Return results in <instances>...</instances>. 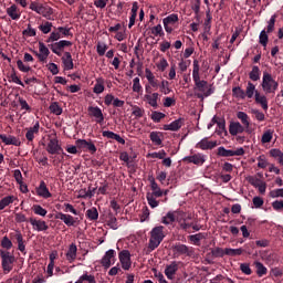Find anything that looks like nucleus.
I'll use <instances>...</instances> for the list:
<instances>
[{
    "instance_id": "obj_62",
    "label": "nucleus",
    "mask_w": 283,
    "mask_h": 283,
    "mask_svg": "<svg viewBox=\"0 0 283 283\" xmlns=\"http://www.w3.org/2000/svg\"><path fill=\"white\" fill-rule=\"evenodd\" d=\"M165 114L164 113H160V112H157V111H154L150 115V118L154 123H160V120L163 118H165Z\"/></svg>"
},
{
    "instance_id": "obj_60",
    "label": "nucleus",
    "mask_w": 283,
    "mask_h": 283,
    "mask_svg": "<svg viewBox=\"0 0 283 283\" xmlns=\"http://www.w3.org/2000/svg\"><path fill=\"white\" fill-rule=\"evenodd\" d=\"M0 244H1L2 249H6L7 251H10V249H12V240L10 238H8V235L2 238Z\"/></svg>"
},
{
    "instance_id": "obj_56",
    "label": "nucleus",
    "mask_w": 283,
    "mask_h": 283,
    "mask_svg": "<svg viewBox=\"0 0 283 283\" xmlns=\"http://www.w3.org/2000/svg\"><path fill=\"white\" fill-rule=\"evenodd\" d=\"M174 23H178V14L172 13L164 19V25H174Z\"/></svg>"
},
{
    "instance_id": "obj_47",
    "label": "nucleus",
    "mask_w": 283,
    "mask_h": 283,
    "mask_svg": "<svg viewBox=\"0 0 283 283\" xmlns=\"http://www.w3.org/2000/svg\"><path fill=\"white\" fill-rule=\"evenodd\" d=\"M259 43L260 45H262L263 48H266V45H269V33L266 32V30H262L260 32L259 35Z\"/></svg>"
},
{
    "instance_id": "obj_48",
    "label": "nucleus",
    "mask_w": 283,
    "mask_h": 283,
    "mask_svg": "<svg viewBox=\"0 0 283 283\" xmlns=\"http://www.w3.org/2000/svg\"><path fill=\"white\" fill-rule=\"evenodd\" d=\"M156 198H159V197L146 193L147 202L151 209H156V207L160 205V201L156 200Z\"/></svg>"
},
{
    "instance_id": "obj_42",
    "label": "nucleus",
    "mask_w": 283,
    "mask_h": 283,
    "mask_svg": "<svg viewBox=\"0 0 283 283\" xmlns=\"http://www.w3.org/2000/svg\"><path fill=\"white\" fill-rule=\"evenodd\" d=\"M270 156H272V158H276L279 165L281 167H283V153H282V150L276 149V148L271 149L270 150Z\"/></svg>"
},
{
    "instance_id": "obj_9",
    "label": "nucleus",
    "mask_w": 283,
    "mask_h": 283,
    "mask_svg": "<svg viewBox=\"0 0 283 283\" xmlns=\"http://www.w3.org/2000/svg\"><path fill=\"white\" fill-rule=\"evenodd\" d=\"M184 161L191 163L192 165H197L198 167H202L205 163H207V155H203L202 153H198V154L185 157Z\"/></svg>"
},
{
    "instance_id": "obj_1",
    "label": "nucleus",
    "mask_w": 283,
    "mask_h": 283,
    "mask_svg": "<svg viewBox=\"0 0 283 283\" xmlns=\"http://www.w3.org/2000/svg\"><path fill=\"white\" fill-rule=\"evenodd\" d=\"M192 81L195 83V90L201 92L196 94L197 98H201L202 101L203 98H209L211 94H214L216 88L213 87V85H209V82L200 80V77H195L192 78Z\"/></svg>"
},
{
    "instance_id": "obj_26",
    "label": "nucleus",
    "mask_w": 283,
    "mask_h": 283,
    "mask_svg": "<svg viewBox=\"0 0 283 283\" xmlns=\"http://www.w3.org/2000/svg\"><path fill=\"white\" fill-rule=\"evenodd\" d=\"M7 14L12 19V21H19L21 19V10H19V7L17 4H12L7 9Z\"/></svg>"
},
{
    "instance_id": "obj_30",
    "label": "nucleus",
    "mask_w": 283,
    "mask_h": 283,
    "mask_svg": "<svg viewBox=\"0 0 283 283\" xmlns=\"http://www.w3.org/2000/svg\"><path fill=\"white\" fill-rule=\"evenodd\" d=\"M64 70H74V60H72V53L65 52L62 57Z\"/></svg>"
},
{
    "instance_id": "obj_61",
    "label": "nucleus",
    "mask_w": 283,
    "mask_h": 283,
    "mask_svg": "<svg viewBox=\"0 0 283 283\" xmlns=\"http://www.w3.org/2000/svg\"><path fill=\"white\" fill-rule=\"evenodd\" d=\"M59 39H62L61 33L59 30L51 32L50 36L46 39V43H54V41H59Z\"/></svg>"
},
{
    "instance_id": "obj_64",
    "label": "nucleus",
    "mask_w": 283,
    "mask_h": 283,
    "mask_svg": "<svg viewBox=\"0 0 283 283\" xmlns=\"http://www.w3.org/2000/svg\"><path fill=\"white\" fill-rule=\"evenodd\" d=\"M24 36H36V29L32 28L31 24H28L27 29L22 31Z\"/></svg>"
},
{
    "instance_id": "obj_52",
    "label": "nucleus",
    "mask_w": 283,
    "mask_h": 283,
    "mask_svg": "<svg viewBox=\"0 0 283 283\" xmlns=\"http://www.w3.org/2000/svg\"><path fill=\"white\" fill-rule=\"evenodd\" d=\"M86 218L92 221L98 220V210L96 208H91L86 211Z\"/></svg>"
},
{
    "instance_id": "obj_38",
    "label": "nucleus",
    "mask_w": 283,
    "mask_h": 283,
    "mask_svg": "<svg viewBox=\"0 0 283 283\" xmlns=\"http://www.w3.org/2000/svg\"><path fill=\"white\" fill-rule=\"evenodd\" d=\"M255 92H260L255 90V84L248 82L247 88L244 91L245 98H253V96L255 97Z\"/></svg>"
},
{
    "instance_id": "obj_54",
    "label": "nucleus",
    "mask_w": 283,
    "mask_h": 283,
    "mask_svg": "<svg viewBox=\"0 0 283 283\" xmlns=\"http://www.w3.org/2000/svg\"><path fill=\"white\" fill-rule=\"evenodd\" d=\"M277 19V14H273L269 22H268V27H266V33L271 34V32H273L275 30V21Z\"/></svg>"
},
{
    "instance_id": "obj_32",
    "label": "nucleus",
    "mask_w": 283,
    "mask_h": 283,
    "mask_svg": "<svg viewBox=\"0 0 283 283\" xmlns=\"http://www.w3.org/2000/svg\"><path fill=\"white\" fill-rule=\"evenodd\" d=\"M94 94H103L105 92V78L97 77L93 87Z\"/></svg>"
},
{
    "instance_id": "obj_35",
    "label": "nucleus",
    "mask_w": 283,
    "mask_h": 283,
    "mask_svg": "<svg viewBox=\"0 0 283 283\" xmlns=\"http://www.w3.org/2000/svg\"><path fill=\"white\" fill-rule=\"evenodd\" d=\"M150 235L164 241L165 240V227L163 226H157L151 229Z\"/></svg>"
},
{
    "instance_id": "obj_57",
    "label": "nucleus",
    "mask_w": 283,
    "mask_h": 283,
    "mask_svg": "<svg viewBox=\"0 0 283 283\" xmlns=\"http://www.w3.org/2000/svg\"><path fill=\"white\" fill-rule=\"evenodd\" d=\"M33 212L35 213V216H41L42 218H45V216H48V210L41 207V205H34Z\"/></svg>"
},
{
    "instance_id": "obj_17",
    "label": "nucleus",
    "mask_w": 283,
    "mask_h": 283,
    "mask_svg": "<svg viewBox=\"0 0 283 283\" xmlns=\"http://www.w3.org/2000/svg\"><path fill=\"white\" fill-rule=\"evenodd\" d=\"M116 258V250H108L105 252V255L102 258L101 264L104 269H109L112 266V260Z\"/></svg>"
},
{
    "instance_id": "obj_36",
    "label": "nucleus",
    "mask_w": 283,
    "mask_h": 283,
    "mask_svg": "<svg viewBox=\"0 0 283 283\" xmlns=\"http://www.w3.org/2000/svg\"><path fill=\"white\" fill-rule=\"evenodd\" d=\"M207 239V233L205 232H199L197 234H191L188 237V240L192 242L196 247H200V241Z\"/></svg>"
},
{
    "instance_id": "obj_43",
    "label": "nucleus",
    "mask_w": 283,
    "mask_h": 283,
    "mask_svg": "<svg viewBox=\"0 0 283 283\" xmlns=\"http://www.w3.org/2000/svg\"><path fill=\"white\" fill-rule=\"evenodd\" d=\"M14 202V196H7L0 200V211H3L6 207H10Z\"/></svg>"
},
{
    "instance_id": "obj_2",
    "label": "nucleus",
    "mask_w": 283,
    "mask_h": 283,
    "mask_svg": "<svg viewBox=\"0 0 283 283\" xmlns=\"http://www.w3.org/2000/svg\"><path fill=\"white\" fill-rule=\"evenodd\" d=\"M1 266L4 275H8L13 269L17 258L10 251L0 250Z\"/></svg>"
},
{
    "instance_id": "obj_8",
    "label": "nucleus",
    "mask_w": 283,
    "mask_h": 283,
    "mask_svg": "<svg viewBox=\"0 0 283 283\" xmlns=\"http://www.w3.org/2000/svg\"><path fill=\"white\" fill-rule=\"evenodd\" d=\"M46 151L48 154H51V156H59L63 154V147L59 145L57 138H51L46 145Z\"/></svg>"
},
{
    "instance_id": "obj_33",
    "label": "nucleus",
    "mask_w": 283,
    "mask_h": 283,
    "mask_svg": "<svg viewBox=\"0 0 283 283\" xmlns=\"http://www.w3.org/2000/svg\"><path fill=\"white\" fill-rule=\"evenodd\" d=\"M160 97V94L153 93L151 95H145V99L147 101L148 105L150 107H154V109H158V98Z\"/></svg>"
},
{
    "instance_id": "obj_24",
    "label": "nucleus",
    "mask_w": 283,
    "mask_h": 283,
    "mask_svg": "<svg viewBox=\"0 0 283 283\" xmlns=\"http://www.w3.org/2000/svg\"><path fill=\"white\" fill-rule=\"evenodd\" d=\"M36 195L40 196V198H52V192L48 189L45 181L40 182V186L36 188Z\"/></svg>"
},
{
    "instance_id": "obj_44",
    "label": "nucleus",
    "mask_w": 283,
    "mask_h": 283,
    "mask_svg": "<svg viewBox=\"0 0 283 283\" xmlns=\"http://www.w3.org/2000/svg\"><path fill=\"white\" fill-rule=\"evenodd\" d=\"M237 118H239V120H241L243 127L249 129V125H251V124L249 123V115L247 113H244V112L237 113Z\"/></svg>"
},
{
    "instance_id": "obj_14",
    "label": "nucleus",
    "mask_w": 283,
    "mask_h": 283,
    "mask_svg": "<svg viewBox=\"0 0 283 283\" xmlns=\"http://www.w3.org/2000/svg\"><path fill=\"white\" fill-rule=\"evenodd\" d=\"M88 114L95 118V122L98 125H103L105 120V116L103 115V111L98 106H88Z\"/></svg>"
},
{
    "instance_id": "obj_25",
    "label": "nucleus",
    "mask_w": 283,
    "mask_h": 283,
    "mask_svg": "<svg viewBox=\"0 0 283 283\" xmlns=\"http://www.w3.org/2000/svg\"><path fill=\"white\" fill-rule=\"evenodd\" d=\"M229 132L231 136H238V134H244V126L240 122H231L229 125Z\"/></svg>"
},
{
    "instance_id": "obj_40",
    "label": "nucleus",
    "mask_w": 283,
    "mask_h": 283,
    "mask_svg": "<svg viewBox=\"0 0 283 283\" xmlns=\"http://www.w3.org/2000/svg\"><path fill=\"white\" fill-rule=\"evenodd\" d=\"M149 138L154 145H163V133L160 132H151Z\"/></svg>"
},
{
    "instance_id": "obj_51",
    "label": "nucleus",
    "mask_w": 283,
    "mask_h": 283,
    "mask_svg": "<svg viewBox=\"0 0 283 283\" xmlns=\"http://www.w3.org/2000/svg\"><path fill=\"white\" fill-rule=\"evenodd\" d=\"M244 253V249L239 248V249H231V248H226V255H230L232 258H235V255H242Z\"/></svg>"
},
{
    "instance_id": "obj_11",
    "label": "nucleus",
    "mask_w": 283,
    "mask_h": 283,
    "mask_svg": "<svg viewBox=\"0 0 283 283\" xmlns=\"http://www.w3.org/2000/svg\"><path fill=\"white\" fill-rule=\"evenodd\" d=\"M172 251L176 255H187L188 258H191V255H193V248H189L182 243H176L172 247Z\"/></svg>"
},
{
    "instance_id": "obj_4",
    "label": "nucleus",
    "mask_w": 283,
    "mask_h": 283,
    "mask_svg": "<svg viewBox=\"0 0 283 283\" xmlns=\"http://www.w3.org/2000/svg\"><path fill=\"white\" fill-rule=\"evenodd\" d=\"M49 48L53 54H56V56H63V50H65V48H72V42L67 40H61L59 42L49 44Z\"/></svg>"
},
{
    "instance_id": "obj_28",
    "label": "nucleus",
    "mask_w": 283,
    "mask_h": 283,
    "mask_svg": "<svg viewBox=\"0 0 283 283\" xmlns=\"http://www.w3.org/2000/svg\"><path fill=\"white\" fill-rule=\"evenodd\" d=\"M56 220H62V222H64V224H66V227H74V217H72L71 214H65L63 212H59L55 216Z\"/></svg>"
},
{
    "instance_id": "obj_13",
    "label": "nucleus",
    "mask_w": 283,
    "mask_h": 283,
    "mask_svg": "<svg viewBox=\"0 0 283 283\" xmlns=\"http://www.w3.org/2000/svg\"><path fill=\"white\" fill-rule=\"evenodd\" d=\"M25 129V138L28 140L27 145H32V143H34V136H36L39 134V129H41V124L39 122H35L32 127Z\"/></svg>"
},
{
    "instance_id": "obj_5",
    "label": "nucleus",
    "mask_w": 283,
    "mask_h": 283,
    "mask_svg": "<svg viewBox=\"0 0 283 283\" xmlns=\"http://www.w3.org/2000/svg\"><path fill=\"white\" fill-rule=\"evenodd\" d=\"M9 238L12 242H17L18 251L25 253V240H23V234L21 231L15 230L14 232H10Z\"/></svg>"
},
{
    "instance_id": "obj_63",
    "label": "nucleus",
    "mask_w": 283,
    "mask_h": 283,
    "mask_svg": "<svg viewBox=\"0 0 283 283\" xmlns=\"http://www.w3.org/2000/svg\"><path fill=\"white\" fill-rule=\"evenodd\" d=\"M132 115L135 116V118H143L145 116V109L139 106H134Z\"/></svg>"
},
{
    "instance_id": "obj_12",
    "label": "nucleus",
    "mask_w": 283,
    "mask_h": 283,
    "mask_svg": "<svg viewBox=\"0 0 283 283\" xmlns=\"http://www.w3.org/2000/svg\"><path fill=\"white\" fill-rule=\"evenodd\" d=\"M195 147L196 149H202V151H207L209 149H216V147H218V142L209 140V137H205L198 142Z\"/></svg>"
},
{
    "instance_id": "obj_45",
    "label": "nucleus",
    "mask_w": 283,
    "mask_h": 283,
    "mask_svg": "<svg viewBox=\"0 0 283 283\" xmlns=\"http://www.w3.org/2000/svg\"><path fill=\"white\" fill-rule=\"evenodd\" d=\"M51 114L55 116H61L63 114V108L59 105V102H53L49 107Z\"/></svg>"
},
{
    "instance_id": "obj_18",
    "label": "nucleus",
    "mask_w": 283,
    "mask_h": 283,
    "mask_svg": "<svg viewBox=\"0 0 283 283\" xmlns=\"http://www.w3.org/2000/svg\"><path fill=\"white\" fill-rule=\"evenodd\" d=\"M185 125V117H180L170 124L164 125L165 132H178Z\"/></svg>"
},
{
    "instance_id": "obj_16",
    "label": "nucleus",
    "mask_w": 283,
    "mask_h": 283,
    "mask_svg": "<svg viewBox=\"0 0 283 283\" xmlns=\"http://www.w3.org/2000/svg\"><path fill=\"white\" fill-rule=\"evenodd\" d=\"M30 224L33 227L34 231H48L50 229V226H48V222L43 220H36V218H30L29 219Z\"/></svg>"
},
{
    "instance_id": "obj_22",
    "label": "nucleus",
    "mask_w": 283,
    "mask_h": 283,
    "mask_svg": "<svg viewBox=\"0 0 283 283\" xmlns=\"http://www.w3.org/2000/svg\"><path fill=\"white\" fill-rule=\"evenodd\" d=\"M178 262L172 261L170 262V264L166 265L165 269V275L166 277H168L169 280H174V275H176V273H178Z\"/></svg>"
},
{
    "instance_id": "obj_15",
    "label": "nucleus",
    "mask_w": 283,
    "mask_h": 283,
    "mask_svg": "<svg viewBox=\"0 0 283 283\" xmlns=\"http://www.w3.org/2000/svg\"><path fill=\"white\" fill-rule=\"evenodd\" d=\"M148 180L150 182L151 192L147 193L150 196H155L156 198H163V189H160V186H158L154 176H149Z\"/></svg>"
},
{
    "instance_id": "obj_21",
    "label": "nucleus",
    "mask_w": 283,
    "mask_h": 283,
    "mask_svg": "<svg viewBox=\"0 0 283 283\" xmlns=\"http://www.w3.org/2000/svg\"><path fill=\"white\" fill-rule=\"evenodd\" d=\"M39 52L36 56L41 63H45L48 61V56H50V49L45 46V43L39 42Z\"/></svg>"
},
{
    "instance_id": "obj_41",
    "label": "nucleus",
    "mask_w": 283,
    "mask_h": 283,
    "mask_svg": "<svg viewBox=\"0 0 283 283\" xmlns=\"http://www.w3.org/2000/svg\"><path fill=\"white\" fill-rule=\"evenodd\" d=\"M177 222L182 231H187L192 227V223H188L187 219H185V213H182L181 217H177Z\"/></svg>"
},
{
    "instance_id": "obj_55",
    "label": "nucleus",
    "mask_w": 283,
    "mask_h": 283,
    "mask_svg": "<svg viewBox=\"0 0 283 283\" xmlns=\"http://www.w3.org/2000/svg\"><path fill=\"white\" fill-rule=\"evenodd\" d=\"M232 95L234 96V98H241L242 101H244L245 98L244 90H242L240 86H235L232 88Z\"/></svg>"
},
{
    "instance_id": "obj_20",
    "label": "nucleus",
    "mask_w": 283,
    "mask_h": 283,
    "mask_svg": "<svg viewBox=\"0 0 283 283\" xmlns=\"http://www.w3.org/2000/svg\"><path fill=\"white\" fill-rule=\"evenodd\" d=\"M146 78L148 81V85L153 87V90H158L160 87V81L156 78L151 70L145 69Z\"/></svg>"
},
{
    "instance_id": "obj_34",
    "label": "nucleus",
    "mask_w": 283,
    "mask_h": 283,
    "mask_svg": "<svg viewBox=\"0 0 283 283\" xmlns=\"http://www.w3.org/2000/svg\"><path fill=\"white\" fill-rule=\"evenodd\" d=\"M177 212H167L165 217H163L161 222L163 224H174V222H178L179 216H176Z\"/></svg>"
},
{
    "instance_id": "obj_7",
    "label": "nucleus",
    "mask_w": 283,
    "mask_h": 283,
    "mask_svg": "<svg viewBox=\"0 0 283 283\" xmlns=\"http://www.w3.org/2000/svg\"><path fill=\"white\" fill-rule=\"evenodd\" d=\"M77 149L82 151H88L90 154H96L97 148L96 145L92 143V140L87 142L86 139H77L75 142Z\"/></svg>"
},
{
    "instance_id": "obj_23",
    "label": "nucleus",
    "mask_w": 283,
    "mask_h": 283,
    "mask_svg": "<svg viewBox=\"0 0 283 283\" xmlns=\"http://www.w3.org/2000/svg\"><path fill=\"white\" fill-rule=\"evenodd\" d=\"M102 136L104 138H108L109 140H116L117 143H119V145H125V139L123 137H120V135H118L112 130H103Z\"/></svg>"
},
{
    "instance_id": "obj_37",
    "label": "nucleus",
    "mask_w": 283,
    "mask_h": 283,
    "mask_svg": "<svg viewBox=\"0 0 283 283\" xmlns=\"http://www.w3.org/2000/svg\"><path fill=\"white\" fill-rule=\"evenodd\" d=\"M161 242L163 241L160 239L150 234L149 242H148V251H156V249L160 247Z\"/></svg>"
},
{
    "instance_id": "obj_49",
    "label": "nucleus",
    "mask_w": 283,
    "mask_h": 283,
    "mask_svg": "<svg viewBox=\"0 0 283 283\" xmlns=\"http://www.w3.org/2000/svg\"><path fill=\"white\" fill-rule=\"evenodd\" d=\"M39 30H41L42 34H50L52 32V22L45 21L44 23L40 24Z\"/></svg>"
},
{
    "instance_id": "obj_59",
    "label": "nucleus",
    "mask_w": 283,
    "mask_h": 283,
    "mask_svg": "<svg viewBox=\"0 0 283 283\" xmlns=\"http://www.w3.org/2000/svg\"><path fill=\"white\" fill-rule=\"evenodd\" d=\"M212 258H224L227 255V252L222 248H214L211 250Z\"/></svg>"
},
{
    "instance_id": "obj_58",
    "label": "nucleus",
    "mask_w": 283,
    "mask_h": 283,
    "mask_svg": "<svg viewBox=\"0 0 283 283\" xmlns=\"http://www.w3.org/2000/svg\"><path fill=\"white\" fill-rule=\"evenodd\" d=\"M260 67L259 66H253L252 71L249 73L250 80L251 81H260Z\"/></svg>"
},
{
    "instance_id": "obj_31",
    "label": "nucleus",
    "mask_w": 283,
    "mask_h": 283,
    "mask_svg": "<svg viewBox=\"0 0 283 283\" xmlns=\"http://www.w3.org/2000/svg\"><path fill=\"white\" fill-rule=\"evenodd\" d=\"M77 251H78V248H76V244L72 243L69 247V250L66 252V260H67V262H70V264H72V262H74V260H76Z\"/></svg>"
},
{
    "instance_id": "obj_39",
    "label": "nucleus",
    "mask_w": 283,
    "mask_h": 283,
    "mask_svg": "<svg viewBox=\"0 0 283 283\" xmlns=\"http://www.w3.org/2000/svg\"><path fill=\"white\" fill-rule=\"evenodd\" d=\"M254 265H255V269H256V275H258V277H264V275H266V274L269 273V269H266V266H264V265L262 264V262L256 261V262L254 263Z\"/></svg>"
},
{
    "instance_id": "obj_50",
    "label": "nucleus",
    "mask_w": 283,
    "mask_h": 283,
    "mask_svg": "<svg viewBox=\"0 0 283 283\" xmlns=\"http://www.w3.org/2000/svg\"><path fill=\"white\" fill-rule=\"evenodd\" d=\"M159 92L165 95L171 93V88H169V81L163 80L161 82H159Z\"/></svg>"
},
{
    "instance_id": "obj_3",
    "label": "nucleus",
    "mask_w": 283,
    "mask_h": 283,
    "mask_svg": "<svg viewBox=\"0 0 283 283\" xmlns=\"http://www.w3.org/2000/svg\"><path fill=\"white\" fill-rule=\"evenodd\" d=\"M261 87L265 94H275V92H277V87H280V83L273 78L271 73L264 72Z\"/></svg>"
},
{
    "instance_id": "obj_53",
    "label": "nucleus",
    "mask_w": 283,
    "mask_h": 283,
    "mask_svg": "<svg viewBox=\"0 0 283 283\" xmlns=\"http://www.w3.org/2000/svg\"><path fill=\"white\" fill-rule=\"evenodd\" d=\"M271 140H273V130L268 129L263 133L261 137V143L265 145L266 143H271Z\"/></svg>"
},
{
    "instance_id": "obj_19",
    "label": "nucleus",
    "mask_w": 283,
    "mask_h": 283,
    "mask_svg": "<svg viewBox=\"0 0 283 283\" xmlns=\"http://www.w3.org/2000/svg\"><path fill=\"white\" fill-rule=\"evenodd\" d=\"M0 140H2L4 145H13L14 147H21V139L12 135L7 136L6 134H0Z\"/></svg>"
},
{
    "instance_id": "obj_10",
    "label": "nucleus",
    "mask_w": 283,
    "mask_h": 283,
    "mask_svg": "<svg viewBox=\"0 0 283 283\" xmlns=\"http://www.w3.org/2000/svg\"><path fill=\"white\" fill-rule=\"evenodd\" d=\"M119 262L124 271H129V269H132V253H129V250L119 252Z\"/></svg>"
},
{
    "instance_id": "obj_46",
    "label": "nucleus",
    "mask_w": 283,
    "mask_h": 283,
    "mask_svg": "<svg viewBox=\"0 0 283 283\" xmlns=\"http://www.w3.org/2000/svg\"><path fill=\"white\" fill-rule=\"evenodd\" d=\"M96 283V277L92 274L84 273L82 276L78 277V280L75 283Z\"/></svg>"
},
{
    "instance_id": "obj_29",
    "label": "nucleus",
    "mask_w": 283,
    "mask_h": 283,
    "mask_svg": "<svg viewBox=\"0 0 283 283\" xmlns=\"http://www.w3.org/2000/svg\"><path fill=\"white\" fill-rule=\"evenodd\" d=\"M254 101L258 105H261L264 112L269 111V99L264 95H261L260 92H255Z\"/></svg>"
},
{
    "instance_id": "obj_6",
    "label": "nucleus",
    "mask_w": 283,
    "mask_h": 283,
    "mask_svg": "<svg viewBox=\"0 0 283 283\" xmlns=\"http://www.w3.org/2000/svg\"><path fill=\"white\" fill-rule=\"evenodd\" d=\"M218 156H221L222 158H231L233 156H244V148L240 147L235 150H229L224 148V146H220L218 148Z\"/></svg>"
},
{
    "instance_id": "obj_27",
    "label": "nucleus",
    "mask_w": 283,
    "mask_h": 283,
    "mask_svg": "<svg viewBox=\"0 0 283 283\" xmlns=\"http://www.w3.org/2000/svg\"><path fill=\"white\" fill-rule=\"evenodd\" d=\"M29 8L33 12H36V14H42V17H45V14H48V9L40 2L33 1L30 3Z\"/></svg>"
}]
</instances>
